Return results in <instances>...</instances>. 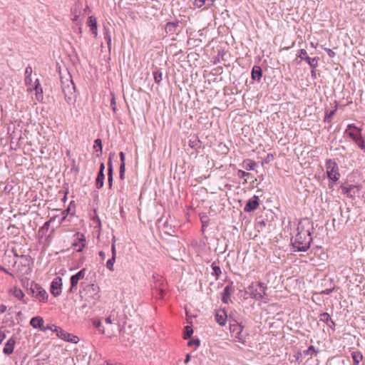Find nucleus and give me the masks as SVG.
<instances>
[{
	"label": "nucleus",
	"mask_w": 365,
	"mask_h": 365,
	"mask_svg": "<svg viewBox=\"0 0 365 365\" xmlns=\"http://www.w3.org/2000/svg\"><path fill=\"white\" fill-rule=\"evenodd\" d=\"M207 1V6L208 7L212 6H214L215 0Z\"/></svg>",
	"instance_id": "obj_57"
},
{
	"label": "nucleus",
	"mask_w": 365,
	"mask_h": 365,
	"mask_svg": "<svg viewBox=\"0 0 365 365\" xmlns=\"http://www.w3.org/2000/svg\"><path fill=\"white\" fill-rule=\"evenodd\" d=\"M190 354H187L186 358H185V364L188 363V361H190Z\"/></svg>",
	"instance_id": "obj_60"
},
{
	"label": "nucleus",
	"mask_w": 365,
	"mask_h": 365,
	"mask_svg": "<svg viewBox=\"0 0 365 365\" xmlns=\"http://www.w3.org/2000/svg\"><path fill=\"white\" fill-rule=\"evenodd\" d=\"M78 14H75L73 18L72 19L73 21H77L78 20Z\"/></svg>",
	"instance_id": "obj_62"
},
{
	"label": "nucleus",
	"mask_w": 365,
	"mask_h": 365,
	"mask_svg": "<svg viewBox=\"0 0 365 365\" xmlns=\"http://www.w3.org/2000/svg\"><path fill=\"white\" fill-rule=\"evenodd\" d=\"M9 294L13 295L16 299L22 301L24 304L27 303L24 299V296H25L24 293L20 288H19L17 287H14L11 288L9 290Z\"/></svg>",
	"instance_id": "obj_15"
},
{
	"label": "nucleus",
	"mask_w": 365,
	"mask_h": 365,
	"mask_svg": "<svg viewBox=\"0 0 365 365\" xmlns=\"http://www.w3.org/2000/svg\"><path fill=\"white\" fill-rule=\"evenodd\" d=\"M105 322L108 324H112V319H111V317H108L105 319Z\"/></svg>",
	"instance_id": "obj_55"
},
{
	"label": "nucleus",
	"mask_w": 365,
	"mask_h": 365,
	"mask_svg": "<svg viewBox=\"0 0 365 365\" xmlns=\"http://www.w3.org/2000/svg\"><path fill=\"white\" fill-rule=\"evenodd\" d=\"M318 349H315L314 346H310L304 351V355L316 356L318 354Z\"/></svg>",
	"instance_id": "obj_33"
},
{
	"label": "nucleus",
	"mask_w": 365,
	"mask_h": 365,
	"mask_svg": "<svg viewBox=\"0 0 365 365\" xmlns=\"http://www.w3.org/2000/svg\"><path fill=\"white\" fill-rule=\"evenodd\" d=\"M31 73H32V68H31V67L28 66V67L26 68V71H25V75H26V76H29V77H31Z\"/></svg>",
	"instance_id": "obj_48"
},
{
	"label": "nucleus",
	"mask_w": 365,
	"mask_h": 365,
	"mask_svg": "<svg viewBox=\"0 0 365 365\" xmlns=\"http://www.w3.org/2000/svg\"><path fill=\"white\" fill-rule=\"evenodd\" d=\"M31 292L40 302H46L48 299V294L38 284L31 282L30 287Z\"/></svg>",
	"instance_id": "obj_6"
},
{
	"label": "nucleus",
	"mask_w": 365,
	"mask_h": 365,
	"mask_svg": "<svg viewBox=\"0 0 365 365\" xmlns=\"http://www.w3.org/2000/svg\"><path fill=\"white\" fill-rule=\"evenodd\" d=\"M313 230V223L309 219L299 221L297 235L292 238V244L294 251L304 252L310 246L312 238L311 231Z\"/></svg>",
	"instance_id": "obj_1"
},
{
	"label": "nucleus",
	"mask_w": 365,
	"mask_h": 365,
	"mask_svg": "<svg viewBox=\"0 0 365 365\" xmlns=\"http://www.w3.org/2000/svg\"><path fill=\"white\" fill-rule=\"evenodd\" d=\"M259 205V203L258 197L256 195H254L252 197V198L250 199L247 202V203L245 206L244 210L245 212H252V211L256 210L258 207Z\"/></svg>",
	"instance_id": "obj_12"
},
{
	"label": "nucleus",
	"mask_w": 365,
	"mask_h": 365,
	"mask_svg": "<svg viewBox=\"0 0 365 365\" xmlns=\"http://www.w3.org/2000/svg\"><path fill=\"white\" fill-rule=\"evenodd\" d=\"M105 175L103 173L98 172L96 179V186L97 189L103 187L104 183Z\"/></svg>",
	"instance_id": "obj_27"
},
{
	"label": "nucleus",
	"mask_w": 365,
	"mask_h": 365,
	"mask_svg": "<svg viewBox=\"0 0 365 365\" xmlns=\"http://www.w3.org/2000/svg\"><path fill=\"white\" fill-rule=\"evenodd\" d=\"M99 287L96 284H88L83 289L82 297H85L86 300L96 299L98 298Z\"/></svg>",
	"instance_id": "obj_7"
},
{
	"label": "nucleus",
	"mask_w": 365,
	"mask_h": 365,
	"mask_svg": "<svg viewBox=\"0 0 365 365\" xmlns=\"http://www.w3.org/2000/svg\"><path fill=\"white\" fill-rule=\"evenodd\" d=\"M154 81L156 83H160L163 80V73L160 70H156L153 72Z\"/></svg>",
	"instance_id": "obj_32"
},
{
	"label": "nucleus",
	"mask_w": 365,
	"mask_h": 365,
	"mask_svg": "<svg viewBox=\"0 0 365 365\" xmlns=\"http://www.w3.org/2000/svg\"><path fill=\"white\" fill-rule=\"evenodd\" d=\"M104 169H105V165H104V163H102L100 165L99 172H101V173H104Z\"/></svg>",
	"instance_id": "obj_56"
},
{
	"label": "nucleus",
	"mask_w": 365,
	"mask_h": 365,
	"mask_svg": "<svg viewBox=\"0 0 365 365\" xmlns=\"http://www.w3.org/2000/svg\"><path fill=\"white\" fill-rule=\"evenodd\" d=\"M205 2L206 0H195L193 4L195 6L200 8L205 4Z\"/></svg>",
	"instance_id": "obj_42"
},
{
	"label": "nucleus",
	"mask_w": 365,
	"mask_h": 365,
	"mask_svg": "<svg viewBox=\"0 0 365 365\" xmlns=\"http://www.w3.org/2000/svg\"><path fill=\"white\" fill-rule=\"evenodd\" d=\"M108 187L110 189L112 188V186H113V165H112V162H111V158H109V161L108 163Z\"/></svg>",
	"instance_id": "obj_21"
},
{
	"label": "nucleus",
	"mask_w": 365,
	"mask_h": 365,
	"mask_svg": "<svg viewBox=\"0 0 365 365\" xmlns=\"http://www.w3.org/2000/svg\"><path fill=\"white\" fill-rule=\"evenodd\" d=\"M69 212V209H67V210H64V211L62 212V214H63V215H65V214H67V212ZM65 218H66V217H65V215H63V218H62V221H63V220H65Z\"/></svg>",
	"instance_id": "obj_61"
},
{
	"label": "nucleus",
	"mask_w": 365,
	"mask_h": 365,
	"mask_svg": "<svg viewBox=\"0 0 365 365\" xmlns=\"http://www.w3.org/2000/svg\"><path fill=\"white\" fill-rule=\"evenodd\" d=\"M54 331L56 332L57 336L60 339H61L66 341L77 343V341L78 340L77 336H73V335L66 332V331H64L63 329H62L60 327H55Z\"/></svg>",
	"instance_id": "obj_8"
},
{
	"label": "nucleus",
	"mask_w": 365,
	"mask_h": 365,
	"mask_svg": "<svg viewBox=\"0 0 365 365\" xmlns=\"http://www.w3.org/2000/svg\"><path fill=\"white\" fill-rule=\"evenodd\" d=\"M193 344H195L196 345V346H198L200 345V341L198 339H197L195 341H190L188 342L189 346H192Z\"/></svg>",
	"instance_id": "obj_53"
},
{
	"label": "nucleus",
	"mask_w": 365,
	"mask_h": 365,
	"mask_svg": "<svg viewBox=\"0 0 365 365\" xmlns=\"http://www.w3.org/2000/svg\"><path fill=\"white\" fill-rule=\"evenodd\" d=\"M92 324L96 328L98 329L100 333L106 334V330L103 327H102L101 322L100 320L97 319H93Z\"/></svg>",
	"instance_id": "obj_30"
},
{
	"label": "nucleus",
	"mask_w": 365,
	"mask_h": 365,
	"mask_svg": "<svg viewBox=\"0 0 365 365\" xmlns=\"http://www.w3.org/2000/svg\"><path fill=\"white\" fill-rule=\"evenodd\" d=\"M62 279L61 277L55 278L51 284V293L54 296L57 297L61 293Z\"/></svg>",
	"instance_id": "obj_10"
},
{
	"label": "nucleus",
	"mask_w": 365,
	"mask_h": 365,
	"mask_svg": "<svg viewBox=\"0 0 365 365\" xmlns=\"http://www.w3.org/2000/svg\"><path fill=\"white\" fill-rule=\"evenodd\" d=\"M15 344V339L14 338H10L5 344L4 347L3 349V352L6 355L12 354L14 351Z\"/></svg>",
	"instance_id": "obj_17"
},
{
	"label": "nucleus",
	"mask_w": 365,
	"mask_h": 365,
	"mask_svg": "<svg viewBox=\"0 0 365 365\" xmlns=\"http://www.w3.org/2000/svg\"><path fill=\"white\" fill-rule=\"evenodd\" d=\"M232 292V289L230 286H226L224 288L223 292L222 293V300L223 302L228 303Z\"/></svg>",
	"instance_id": "obj_22"
},
{
	"label": "nucleus",
	"mask_w": 365,
	"mask_h": 365,
	"mask_svg": "<svg viewBox=\"0 0 365 365\" xmlns=\"http://www.w3.org/2000/svg\"><path fill=\"white\" fill-rule=\"evenodd\" d=\"M99 256L101 257L102 259H104L105 257H106V255H105V252H103V251H101L99 252Z\"/></svg>",
	"instance_id": "obj_59"
},
{
	"label": "nucleus",
	"mask_w": 365,
	"mask_h": 365,
	"mask_svg": "<svg viewBox=\"0 0 365 365\" xmlns=\"http://www.w3.org/2000/svg\"><path fill=\"white\" fill-rule=\"evenodd\" d=\"M94 148H97L98 147L99 148V150L101 151L102 150V143H101V140L98 138L96 139L95 141H94Z\"/></svg>",
	"instance_id": "obj_44"
},
{
	"label": "nucleus",
	"mask_w": 365,
	"mask_h": 365,
	"mask_svg": "<svg viewBox=\"0 0 365 365\" xmlns=\"http://www.w3.org/2000/svg\"><path fill=\"white\" fill-rule=\"evenodd\" d=\"M0 270L3 271L6 274H9L10 276H11L13 277H14V274H12L11 272H9L6 268H4V267H2L1 265H0Z\"/></svg>",
	"instance_id": "obj_49"
},
{
	"label": "nucleus",
	"mask_w": 365,
	"mask_h": 365,
	"mask_svg": "<svg viewBox=\"0 0 365 365\" xmlns=\"http://www.w3.org/2000/svg\"><path fill=\"white\" fill-rule=\"evenodd\" d=\"M120 166H123V167H125V155L123 152H120Z\"/></svg>",
	"instance_id": "obj_46"
},
{
	"label": "nucleus",
	"mask_w": 365,
	"mask_h": 365,
	"mask_svg": "<svg viewBox=\"0 0 365 365\" xmlns=\"http://www.w3.org/2000/svg\"><path fill=\"white\" fill-rule=\"evenodd\" d=\"M31 83H32V80H31V77L26 76L25 77V83L28 87L27 91H29V92H31L33 91V88L31 87Z\"/></svg>",
	"instance_id": "obj_39"
},
{
	"label": "nucleus",
	"mask_w": 365,
	"mask_h": 365,
	"mask_svg": "<svg viewBox=\"0 0 365 365\" xmlns=\"http://www.w3.org/2000/svg\"><path fill=\"white\" fill-rule=\"evenodd\" d=\"M250 175V173H247L245 171H243L242 170H239L237 171V176L240 178H245V177L247 176H249Z\"/></svg>",
	"instance_id": "obj_43"
},
{
	"label": "nucleus",
	"mask_w": 365,
	"mask_h": 365,
	"mask_svg": "<svg viewBox=\"0 0 365 365\" xmlns=\"http://www.w3.org/2000/svg\"><path fill=\"white\" fill-rule=\"evenodd\" d=\"M115 257H113L109 259L107 262H106V267L110 270V271H113V264L115 263Z\"/></svg>",
	"instance_id": "obj_38"
},
{
	"label": "nucleus",
	"mask_w": 365,
	"mask_h": 365,
	"mask_svg": "<svg viewBox=\"0 0 365 365\" xmlns=\"http://www.w3.org/2000/svg\"><path fill=\"white\" fill-rule=\"evenodd\" d=\"M35 91L36 98L38 102L43 101V89L41 87L38 79H36L35 81L34 88H33Z\"/></svg>",
	"instance_id": "obj_18"
},
{
	"label": "nucleus",
	"mask_w": 365,
	"mask_h": 365,
	"mask_svg": "<svg viewBox=\"0 0 365 365\" xmlns=\"http://www.w3.org/2000/svg\"><path fill=\"white\" fill-rule=\"evenodd\" d=\"M298 56L301 60H304L310 66L311 68L315 69L318 66L319 58H310L305 49L299 51Z\"/></svg>",
	"instance_id": "obj_9"
},
{
	"label": "nucleus",
	"mask_w": 365,
	"mask_h": 365,
	"mask_svg": "<svg viewBox=\"0 0 365 365\" xmlns=\"http://www.w3.org/2000/svg\"><path fill=\"white\" fill-rule=\"evenodd\" d=\"M62 91L64 93L66 100L68 102L73 98V95L75 92V86L71 78L68 77L66 81L62 80Z\"/></svg>",
	"instance_id": "obj_5"
},
{
	"label": "nucleus",
	"mask_w": 365,
	"mask_h": 365,
	"mask_svg": "<svg viewBox=\"0 0 365 365\" xmlns=\"http://www.w3.org/2000/svg\"><path fill=\"white\" fill-rule=\"evenodd\" d=\"M337 110V105L335 104L334 108L332 110H331L329 113L326 112L324 121L329 122L332 118V116L334 115L335 112Z\"/></svg>",
	"instance_id": "obj_34"
},
{
	"label": "nucleus",
	"mask_w": 365,
	"mask_h": 365,
	"mask_svg": "<svg viewBox=\"0 0 365 365\" xmlns=\"http://www.w3.org/2000/svg\"><path fill=\"white\" fill-rule=\"evenodd\" d=\"M111 252H112V256L115 257L116 250H115V245L114 243H112V245H111Z\"/></svg>",
	"instance_id": "obj_51"
},
{
	"label": "nucleus",
	"mask_w": 365,
	"mask_h": 365,
	"mask_svg": "<svg viewBox=\"0 0 365 365\" xmlns=\"http://www.w3.org/2000/svg\"><path fill=\"white\" fill-rule=\"evenodd\" d=\"M211 267L213 270L212 274H215L217 277H218L221 274V269L220 267L216 265L215 262L212 264Z\"/></svg>",
	"instance_id": "obj_36"
},
{
	"label": "nucleus",
	"mask_w": 365,
	"mask_h": 365,
	"mask_svg": "<svg viewBox=\"0 0 365 365\" xmlns=\"http://www.w3.org/2000/svg\"><path fill=\"white\" fill-rule=\"evenodd\" d=\"M354 189H356L359 191V187L354 185H350L349 186H341L343 193L351 197H353L352 192Z\"/></svg>",
	"instance_id": "obj_24"
},
{
	"label": "nucleus",
	"mask_w": 365,
	"mask_h": 365,
	"mask_svg": "<svg viewBox=\"0 0 365 365\" xmlns=\"http://www.w3.org/2000/svg\"><path fill=\"white\" fill-rule=\"evenodd\" d=\"M125 170V167H123V165L120 166L119 177H120V180L124 179Z\"/></svg>",
	"instance_id": "obj_45"
},
{
	"label": "nucleus",
	"mask_w": 365,
	"mask_h": 365,
	"mask_svg": "<svg viewBox=\"0 0 365 365\" xmlns=\"http://www.w3.org/2000/svg\"><path fill=\"white\" fill-rule=\"evenodd\" d=\"M252 78L253 80L259 81L262 77V69L259 66H255L252 70Z\"/></svg>",
	"instance_id": "obj_23"
},
{
	"label": "nucleus",
	"mask_w": 365,
	"mask_h": 365,
	"mask_svg": "<svg viewBox=\"0 0 365 365\" xmlns=\"http://www.w3.org/2000/svg\"><path fill=\"white\" fill-rule=\"evenodd\" d=\"M311 74H312V78H317L315 69L312 68Z\"/></svg>",
	"instance_id": "obj_58"
},
{
	"label": "nucleus",
	"mask_w": 365,
	"mask_h": 365,
	"mask_svg": "<svg viewBox=\"0 0 365 365\" xmlns=\"http://www.w3.org/2000/svg\"><path fill=\"white\" fill-rule=\"evenodd\" d=\"M320 320L326 323L327 324L331 323V324H333V326L336 325L335 322L331 319L329 314L327 312H324L320 314Z\"/></svg>",
	"instance_id": "obj_29"
},
{
	"label": "nucleus",
	"mask_w": 365,
	"mask_h": 365,
	"mask_svg": "<svg viewBox=\"0 0 365 365\" xmlns=\"http://www.w3.org/2000/svg\"><path fill=\"white\" fill-rule=\"evenodd\" d=\"M110 105L112 106V110L113 112H116L117 108H116V101L114 94L112 93V98L110 100Z\"/></svg>",
	"instance_id": "obj_41"
},
{
	"label": "nucleus",
	"mask_w": 365,
	"mask_h": 365,
	"mask_svg": "<svg viewBox=\"0 0 365 365\" xmlns=\"http://www.w3.org/2000/svg\"><path fill=\"white\" fill-rule=\"evenodd\" d=\"M242 165L247 170H253L257 167V163L252 160L247 159L244 160Z\"/></svg>",
	"instance_id": "obj_28"
},
{
	"label": "nucleus",
	"mask_w": 365,
	"mask_h": 365,
	"mask_svg": "<svg viewBox=\"0 0 365 365\" xmlns=\"http://www.w3.org/2000/svg\"><path fill=\"white\" fill-rule=\"evenodd\" d=\"M6 311V306L3 304H0V314H3Z\"/></svg>",
	"instance_id": "obj_52"
},
{
	"label": "nucleus",
	"mask_w": 365,
	"mask_h": 365,
	"mask_svg": "<svg viewBox=\"0 0 365 365\" xmlns=\"http://www.w3.org/2000/svg\"><path fill=\"white\" fill-rule=\"evenodd\" d=\"M325 166L327 177L330 180L335 183L340 178L337 163L334 160L329 159L326 161Z\"/></svg>",
	"instance_id": "obj_4"
},
{
	"label": "nucleus",
	"mask_w": 365,
	"mask_h": 365,
	"mask_svg": "<svg viewBox=\"0 0 365 365\" xmlns=\"http://www.w3.org/2000/svg\"><path fill=\"white\" fill-rule=\"evenodd\" d=\"M347 127L349 129L353 128V129L356 130V131H358L359 133H360L361 131V129L357 128L354 124H349V125H348Z\"/></svg>",
	"instance_id": "obj_50"
},
{
	"label": "nucleus",
	"mask_w": 365,
	"mask_h": 365,
	"mask_svg": "<svg viewBox=\"0 0 365 365\" xmlns=\"http://www.w3.org/2000/svg\"><path fill=\"white\" fill-rule=\"evenodd\" d=\"M32 259L29 255H21L20 256V259L19 261H15L14 264V268L15 274L18 277L22 282L24 280L23 277L29 275L31 272V265Z\"/></svg>",
	"instance_id": "obj_2"
},
{
	"label": "nucleus",
	"mask_w": 365,
	"mask_h": 365,
	"mask_svg": "<svg viewBox=\"0 0 365 365\" xmlns=\"http://www.w3.org/2000/svg\"><path fill=\"white\" fill-rule=\"evenodd\" d=\"M86 275V269H82L78 272H77L76 274L73 275L71 277V288L70 292H73V289L76 287L78 281L83 279Z\"/></svg>",
	"instance_id": "obj_11"
},
{
	"label": "nucleus",
	"mask_w": 365,
	"mask_h": 365,
	"mask_svg": "<svg viewBox=\"0 0 365 365\" xmlns=\"http://www.w3.org/2000/svg\"><path fill=\"white\" fill-rule=\"evenodd\" d=\"M353 359L354 365H359L360 361L363 359V355L360 351H353L351 354Z\"/></svg>",
	"instance_id": "obj_25"
},
{
	"label": "nucleus",
	"mask_w": 365,
	"mask_h": 365,
	"mask_svg": "<svg viewBox=\"0 0 365 365\" xmlns=\"http://www.w3.org/2000/svg\"><path fill=\"white\" fill-rule=\"evenodd\" d=\"M267 286L262 282H252L246 289V293L255 300H263Z\"/></svg>",
	"instance_id": "obj_3"
},
{
	"label": "nucleus",
	"mask_w": 365,
	"mask_h": 365,
	"mask_svg": "<svg viewBox=\"0 0 365 365\" xmlns=\"http://www.w3.org/2000/svg\"><path fill=\"white\" fill-rule=\"evenodd\" d=\"M300 356H301V354L300 353H298L297 354H295L294 356V357L295 358L296 360H299Z\"/></svg>",
	"instance_id": "obj_63"
},
{
	"label": "nucleus",
	"mask_w": 365,
	"mask_h": 365,
	"mask_svg": "<svg viewBox=\"0 0 365 365\" xmlns=\"http://www.w3.org/2000/svg\"><path fill=\"white\" fill-rule=\"evenodd\" d=\"M215 319L216 322L221 326H223L226 324L227 321V314L225 311H218L215 314Z\"/></svg>",
	"instance_id": "obj_19"
},
{
	"label": "nucleus",
	"mask_w": 365,
	"mask_h": 365,
	"mask_svg": "<svg viewBox=\"0 0 365 365\" xmlns=\"http://www.w3.org/2000/svg\"><path fill=\"white\" fill-rule=\"evenodd\" d=\"M88 26L90 28V31L91 34L96 37L98 35V28H97V20L96 18L93 16H90L88 17Z\"/></svg>",
	"instance_id": "obj_16"
},
{
	"label": "nucleus",
	"mask_w": 365,
	"mask_h": 365,
	"mask_svg": "<svg viewBox=\"0 0 365 365\" xmlns=\"http://www.w3.org/2000/svg\"><path fill=\"white\" fill-rule=\"evenodd\" d=\"M324 51L327 52L329 57H334L335 56V53L330 48H325Z\"/></svg>",
	"instance_id": "obj_47"
},
{
	"label": "nucleus",
	"mask_w": 365,
	"mask_h": 365,
	"mask_svg": "<svg viewBox=\"0 0 365 365\" xmlns=\"http://www.w3.org/2000/svg\"><path fill=\"white\" fill-rule=\"evenodd\" d=\"M193 333V330L191 327L186 326L185 327V331H184V338L186 339L191 336V335Z\"/></svg>",
	"instance_id": "obj_37"
},
{
	"label": "nucleus",
	"mask_w": 365,
	"mask_h": 365,
	"mask_svg": "<svg viewBox=\"0 0 365 365\" xmlns=\"http://www.w3.org/2000/svg\"><path fill=\"white\" fill-rule=\"evenodd\" d=\"M243 327L241 325L237 324L233 325L232 328V332H236L237 336H235L237 339H238V341L241 342L242 344H245V339L241 335V333L242 331Z\"/></svg>",
	"instance_id": "obj_20"
},
{
	"label": "nucleus",
	"mask_w": 365,
	"mask_h": 365,
	"mask_svg": "<svg viewBox=\"0 0 365 365\" xmlns=\"http://www.w3.org/2000/svg\"><path fill=\"white\" fill-rule=\"evenodd\" d=\"M6 336H5V334L4 331H2L1 330H0V344H1V342L4 341V339H5Z\"/></svg>",
	"instance_id": "obj_54"
},
{
	"label": "nucleus",
	"mask_w": 365,
	"mask_h": 365,
	"mask_svg": "<svg viewBox=\"0 0 365 365\" xmlns=\"http://www.w3.org/2000/svg\"><path fill=\"white\" fill-rule=\"evenodd\" d=\"M357 133H355L354 132H347V135L356 143V140L359 138V133L356 131Z\"/></svg>",
	"instance_id": "obj_40"
},
{
	"label": "nucleus",
	"mask_w": 365,
	"mask_h": 365,
	"mask_svg": "<svg viewBox=\"0 0 365 365\" xmlns=\"http://www.w3.org/2000/svg\"><path fill=\"white\" fill-rule=\"evenodd\" d=\"M76 235L78 242H73L72 246L77 252H81L85 247V237L83 234L80 233H77Z\"/></svg>",
	"instance_id": "obj_13"
},
{
	"label": "nucleus",
	"mask_w": 365,
	"mask_h": 365,
	"mask_svg": "<svg viewBox=\"0 0 365 365\" xmlns=\"http://www.w3.org/2000/svg\"><path fill=\"white\" fill-rule=\"evenodd\" d=\"M104 38L106 40V43L108 47V49L110 50L111 48V37L109 33V29L106 27H104Z\"/></svg>",
	"instance_id": "obj_31"
},
{
	"label": "nucleus",
	"mask_w": 365,
	"mask_h": 365,
	"mask_svg": "<svg viewBox=\"0 0 365 365\" xmlns=\"http://www.w3.org/2000/svg\"><path fill=\"white\" fill-rule=\"evenodd\" d=\"M201 221H202V228H204L205 226H207L206 223H205V222L202 219L201 220Z\"/></svg>",
	"instance_id": "obj_64"
},
{
	"label": "nucleus",
	"mask_w": 365,
	"mask_h": 365,
	"mask_svg": "<svg viewBox=\"0 0 365 365\" xmlns=\"http://www.w3.org/2000/svg\"><path fill=\"white\" fill-rule=\"evenodd\" d=\"M43 319L42 317H33L31 319V322H30V324L34 327V328H38L41 330H46V328H45L43 327ZM47 329H50L49 327H47Z\"/></svg>",
	"instance_id": "obj_14"
},
{
	"label": "nucleus",
	"mask_w": 365,
	"mask_h": 365,
	"mask_svg": "<svg viewBox=\"0 0 365 365\" xmlns=\"http://www.w3.org/2000/svg\"><path fill=\"white\" fill-rule=\"evenodd\" d=\"M52 220L53 218H51L49 220L46 221L41 227L39 228L38 235L41 236V237H43V236L46 234Z\"/></svg>",
	"instance_id": "obj_26"
},
{
	"label": "nucleus",
	"mask_w": 365,
	"mask_h": 365,
	"mask_svg": "<svg viewBox=\"0 0 365 365\" xmlns=\"http://www.w3.org/2000/svg\"><path fill=\"white\" fill-rule=\"evenodd\" d=\"M356 143L364 151H365V142L364 138L361 136V132L359 133V138L356 140Z\"/></svg>",
	"instance_id": "obj_35"
}]
</instances>
